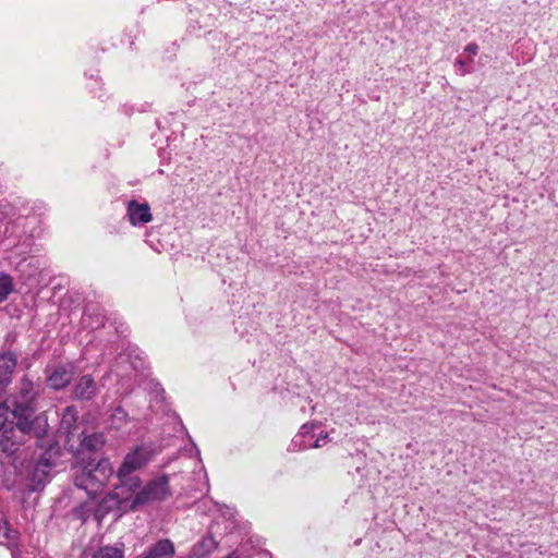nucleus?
Returning <instances> with one entry per match:
<instances>
[{
	"label": "nucleus",
	"instance_id": "obj_1",
	"mask_svg": "<svg viewBox=\"0 0 558 558\" xmlns=\"http://www.w3.org/2000/svg\"><path fill=\"white\" fill-rule=\"evenodd\" d=\"M39 393V384L27 375L23 376L17 387V397L13 402L12 413L16 418V427L23 434H33L37 439L46 433L41 418L35 416V399Z\"/></svg>",
	"mask_w": 558,
	"mask_h": 558
},
{
	"label": "nucleus",
	"instance_id": "obj_2",
	"mask_svg": "<svg viewBox=\"0 0 558 558\" xmlns=\"http://www.w3.org/2000/svg\"><path fill=\"white\" fill-rule=\"evenodd\" d=\"M156 454V446L153 442H143L131 448L117 471L119 482L117 489L123 493H135L141 487L142 480L134 473L144 469Z\"/></svg>",
	"mask_w": 558,
	"mask_h": 558
},
{
	"label": "nucleus",
	"instance_id": "obj_3",
	"mask_svg": "<svg viewBox=\"0 0 558 558\" xmlns=\"http://www.w3.org/2000/svg\"><path fill=\"white\" fill-rule=\"evenodd\" d=\"M113 474V469L109 459L88 461L81 468H75L73 472L74 485L86 492L89 497H96L106 486Z\"/></svg>",
	"mask_w": 558,
	"mask_h": 558
},
{
	"label": "nucleus",
	"instance_id": "obj_4",
	"mask_svg": "<svg viewBox=\"0 0 558 558\" xmlns=\"http://www.w3.org/2000/svg\"><path fill=\"white\" fill-rule=\"evenodd\" d=\"M133 496L129 501L131 510H137L143 506L162 502L172 496V490L169 484V476L161 474L149 480L144 486L132 493Z\"/></svg>",
	"mask_w": 558,
	"mask_h": 558
},
{
	"label": "nucleus",
	"instance_id": "obj_5",
	"mask_svg": "<svg viewBox=\"0 0 558 558\" xmlns=\"http://www.w3.org/2000/svg\"><path fill=\"white\" fill-rule=\"evenodd\" d=\"M74 366L71 364H59L51 371H47V386L53 390L65 388L72 380Z\"/></svg>",
	"mask_w": 558,
	"mask_h": 558
},
{
	"label": "nucleus",
	"instance_id": "obj_6",
	"mask_svg": "<svg viewBox=\"0 0 558 558\" xmlns=\"http://www.w3.org/2000/svg\"><path fill=\"white\" fill-rule=\"evenodd\" d=\"M97 384L90 375H83L73 387V398L80 401H90L97 395Z\"/></svg>",
	"mask_w": 558,
	"mask_h": 558
},
{
	"label": "nucleus",
	"instance_id": "obj_7",
	"mask_svg": "<svg viewBox=\"0 0 558 558\" xmlns=\"http://www.w3.org/2000/svg\"><path fill=\"white\" fill-rule=\"evenodd\" d=\"M126 213L132 226H142L153 219L150 207L147 203L130 201L128 203Z\"/></svg>",
	"mask_w": 558,
	"mask_h": 558
},
{
	"label": "nucleus",
	"instance_id": "obj_8",
	"mask_svg": "<svg viewBox=\"0 0 558 558\" xmlns=\"http://www.w3.org/2000/svg\"><path fill=\"white\" fill-rule=\"evenodd\" d=\"M174 555V544L170 539L163 538L148 546L137 558H173Z\"/></svg>",
	"mask_w": 558,
	"mask_h": 558
},
{
	"label": "nucleus",
	"instance_id": "obj_9",
	"mask_svg": "<svg viewBox=\"0 0 558 558\" xmlns=\"http://www.w3.org/2000/svg\"><path fill=\"white\" fill-rule=\"evenodd\" d=\"M60 454V449L54 446H50L46 449L36 460L34 466V475L38 476L43 474L46 477L49 473V470L56 464V460Z\"/></svg>",
	"mask_w": 558,
	"mask_h": 558
},
{
	"label": "nucleus",
	"instance_id": "obj_10",
	"mask_svg": "<svg viewBox=\"0 0 558 558\" xmlns=\"http://www.w3.org/2000/svg\"><path fill=\"white\" fill-rule=\"evenodd\" d=\"M17 359L19 354L10 350L0 353V380L3 383H12Z\"/></svg>",
	"mask_w": 558,
	"mask_h": 558
},
{
	"label": "nucleus",
	"instance_id": "obj_11",
	"mask_svg": "<svg viewBox=\"0 0 558 558\" xmlns=\"http://www.w3.org/2000/svg\"><path fill=\"white\" fill-rule=\"evenodd\" d=\"M105 445V436L102 433H92L85 435L80 444V451L82 452H97Z\"/></svg>",
	"mask_w": 558,
	"mask_h": 558
},
{
	"label": "nucleus",
	"instance_id": "obj_12",
	"mask_svg": "<svg viewBox=\"0 0 558 558\" xmlns=\"http://www.w3.org/2000/svg\"><path fill=\"white\" fill-rule=\"evenodd\" d=\"M217 547V542L210 535L204 536L192 548L194 558H203L213 553Z\"/></svg>",
	"mask_w": 558,
	"mask_h": 558
},
{
	"label": "nucleus",
	"instance_id": "obj_13",
	"mask_svg": "<svg viewBox=\"0 0 558 558\" xmlns=\"http://www.w3.org/2000/svg\"><path fill=\"white\" fill-rule=\"evenodd\" d=\"M315 424L306 423L302 425L300 428V432L294 436L292 444L294 447L298 448V450H305L306 448H303L302 445L305 444L304 441H314L316 434L314 433Z\"/></svg>",
	"mask_w": 558,
	"mask_h": 558
},
{
	"label": "nucleus",
	"instance_id": "obj_14",
	"mask_svg": "<svg viewBox=\"0 0 558 558\" xmlns=\"http://www.w3.org/2000/svg\"><path fill=\"white\" fill-rule=\"evenodd\" d=\"M129 421V415L122 407H116L109 417V424L116 429L123 427Z\"/></svg>",
	"mask_w": 558,
	"mask_h": 558
},
{
	"label": "nucleus",
	"instance_id": "obj_15",
	"mask_svg": "<svg viewBox=\"0 0 558 558\" xmlns=\"http://www.w3.org/2000/svg\"><path fill=\"white\" fill-rule=\"evenodd\" d=\"M83 323L92 329H97L105 326V316L101 313L92 314L90 310L87 308L84 312Z\"/></svg>",
	"mask_w": 558,
	"mask_h": 558
},
{
	"label": "nucleus",
	"instance_id": "obj_16",
	"mask_svg": "<svg viewBox=\"0 0 558 558\" xmlns=\"http://www.w3.org/2000/svg\"><path fill=\"white\" fill-rule=\"evenodd\" d=\"M19 532L13 530L7 519L0 520V538L16 544Z\"/></svg>",
	"mask_w": 558,
	"mask_h": 558
},
{
	"label": "nucleus",
	"instance_id": "obj_17",
	"mask_svg": "<svg viewBox=\"0 0 558 558\" xmlns=\"http://www.w3.org/2000/svg\"><path fill=\"white\" fill-rule=\"evenodd\" d=\"M13 291V281L10 275L0 272V303L5 301Z\"/></svg>",
	"mask_w": 558,
	"mask_h": 558
},
{
	"label": "nucleus",
	"instance_id": "obj_18",
	"mask_svg": "<svg viewBox=\"0 0 558 558\" xmlns=\"http://www.w3.org/2000/svg\"><path fill=\"white\" fill-rule=\"evenodd\" d=\"M123 550L118 547L104 546L92 558H123Z\"/></svg>",
	"mask_w": 558,
	"mask_h": 558
},
{
	"label": "nucleus",
	"instance_id": "obj_19",
	"mask_svg": "<svg viewBox=\"0 0 558 558\" xmlns=\"http://www.w3.org/2000/svg\"><path fill=\"white\" fill-rule=\"evenodd\" d=\"M471 63L470 58L464 59L463 56H459L454 61L456 73L461 76L472 73L473 69L470 68Z\"/></svg>",
	"mask_w": 558,
	"mask_h": 558
},
{
	"label": "nucleus",
	"instance_id": "obj_20",
	"mask_svg": "<svg viewBox=\"0 0 558 558\" xmlns=\"http://www.w3.org/2000/svg\"><path fill=\"white\" fill-rule=\"evenodd\" d=\"M0 448L8 456H13L19 450V444L12 441L8 436L2 435L0 438Z\"/></svg>",
	"mask_w": 558,
	"mask_h": 558
},
{
	"label": "nucleus",
	"instance_id": "obj_21",
	"mask_svg": "<svg viewBox=\"0 0 558 558\" xmlns=\"http://www.w3.org/2000/svg\"><path fill=\"white\" fill-rule=\"evenodd\" d=\"M148 390L156 400L162 401L165 399V390L159 381L150 379L148 383Z\"/></svg>",
	"mask_w": 558,
	"mask_h": 558
},
{
	"label": "nucleus",
	"instance_id": "obj_22",
	"mask_svg": "<svg viewBox=\"0 0 558 558\" xmlns=\"http://www.w3.org/2000/svg\"><path fill=\"white\" fill-rule=\"evenodd\" d=\"M329 441V435L327 433H320L315 437L314 441H304L302 445L303 448H320L325 446Z\"/></svg>",
	"mask_w": 558,
	"mask_h": 558
},
{
	"label": "nucleus",
	"instance_id": "obj_23",
	"mask_svg": "<svg viewBox=\"0 0 558 558\" xmlns=\"http://www.w3.org/2000/svg\"><path fill=\"white\" fill-rule=\"evenodd\" d=\"M128 362V359L123 355H120L117 360V364L114 365V367L111 369V372L119 378V379H123L125 377H130V374L125 371V372H121L119 368H120V364H123V363H126Z\"/></svg>",
	"mask_w": 558,
	"mask_h": 558
},
{
	"label": "nucleus",
	"instance_id": "obj_24",
	"mask_svg": "<svg viewBox=\"0 0 558 558\" xmlns=\"http://www.w3.org/2000/svg\"><path fill=\"white\" fill-rule=\"evenodd\" d=\"M478 45L475 43H470L465 46L463 53L461 56H466V58H470V62H473L474 57L478 52Z\"/></svg>",
	"mask_w": 558,
	"mask_h": 558
},
{
	"label": "nucleus",
	"instance_id": "obj_25",
	"mask_svg": "<svg viewBox=\"0 0 558 558\" xmlns=\"http://www.w3.org/2000/svg\"><path fill=\"white\" fill-rule=\"evenodd\" d=\"M9 385H10V383H3L2 380H0V399L5 393V390H7Z\"/></svg>",
	"mask_w": 558,
	"mask_h": 558
},
{
	"label": "nucleus",
	"instance_id": "obj_26",
	"mask_svg": "<svg viewBox=\"0 0 558 558\" xmlns=\"http://www.w3.org/2000/svg\"><path fill=\"white\" fill-rule=\"evenodd\" d=\"M194 447H195V452H196V454H197V456H199V454H201V452H199L198 448H197L195 445H194Z\"/></svg>",
	"mask_w": 558,
	"mask_h": 558
}]
</instances>
